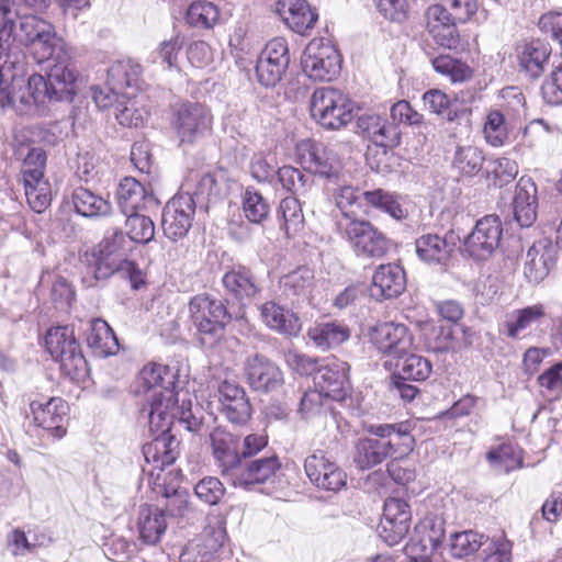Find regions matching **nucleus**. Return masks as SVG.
<instances>
[{"instance_id":"1","label":"nucleus","mask_w":562,"mask_h":562,"mask_svg":"<svg viewBox=\"0 0 562 562\" xmlns=\"http://www.w3.org/2000/svg\"><path fill=\"white\" fill-rule=\"evenodd\" d=\"M178 378L177 366L151 363L139 372L136 392L143 394L148 404L150 429L159 432L143 446L146 463L153 464L151 474L154 470H162L177 459L179 441L169 432L173 422L184 423L189 430H194L199 425L191 413V401L182 398L178 404Z\"/></svg>"},{"instance_id":"2","label":"nucleus","mask_w":562,"mask_h":562,"mask_svg":"<svg viewBox=\"0 0 562 562\" xmlns=\"http://www.w3.org/2000/svg\"><path fill=\"white\" fill-rule=\"evenodd\" d=\"M75 81V70L60 66H48L47 78L35 74L26 83L12 77L7 106L20 114L40 113L46 100L71 101L76 94Z\"/></svg>"},{"instance_id":"3","label":"nucleus","mask_w":562,"mask_h":562,"mask_svg":"<svg viewBox=\"0 0 562 562\" xmlns=\"http://www.w3.org/2000/svg\"><path fill=\"white\" fill-rule=\"evenodd\" d=\"M16 38L25 45L38 63L52 61L50 66L70 67V56L55 26L48 21L33 14L21 16Z\"/></svg>"},{"instance_id":"4","label":"nucleus","mask_w":562,"mask_h":562,"mask_svg":"<svg viewBox=\"0 0 562 562\" xmlns=\"http://www.w3.org/2000/svg\"><path fill=\"white\" fill-rule=\"evenodd\" d=\"M45 348L71 380L80 381L87 375L88 363L72 328L68 326L50 328L45 336Z\"/></svg>"},{"instance_id":"5","label":"nucleus","mask_w":562,"mask_h":562,"mask_svg":"<svg viewBox=\"0 0 562 562\" xmlns=\"http://www.w3.org/2000/svg\"><path fill=\"white\" fill-rule=\"evenodd\" d=\"M502 98L504 103L499 108L487 111L482 131L486 143L493 147L505 145L510 124L525 113L526 100L517 88L504 89Z\"/></svg>"},{"instance_id":"6","label":"nucleus","mask_w":562,"mask_h":562,"mask_svg":"<svg viewBox=\"0 0 562 562\" xmlns=\"http://www.w3.org/2000/svg\"><path fill=\"white\" fill-rule=\"evenodd\" d=\"M313 119L327 130H339L352 120V104L349 98L333 87L316 89L311 98Z\"/></svg>"},{"instance_id":"7","label":"nucleus","mask_w":562,"mask_h":562,"mask_svg":"<svg viewBox=\"0 0 562 562\" xmlns=\"http://www.w3.org/2000/svg\"><path fill=\"white\" fill-rule=\"evenodd\" d=\"M357 257L382 258L389 250V239L370 221H350L337 228Z\"/></svg>"},{"instance_id":"8","label":"nucleus","mask_w":562,"mask_h":562,"mask_svg":"<svg viewBox=\"0 0 562 562\" xmlns=\"http://www.w3.org/2000/svg\"><path fill=\"white\" fill-rule=\"evenodd\" d=\"M189 311L198 331L214 336L221 334L233 318L244 317L241 308L232 314L221 300L204 294L195 295L190 300Z\"/></svg>"},{"instance_id":"9","label":"nucleus","mask_w":562,"mask_h":562,"mask_svg":"<svg viewBox=\"0 0 562 562\" xmlns=\"http://www.w3.org/2000/svg\"><path fill=\"white\" fill-rule=\"evenodd\" d=\"M301 65L304 74L311 79L330 81L340 72L341 58L330 42L314 38L305 47Z\"/></svg>"},{"instance_id":"10","label":"nucleus","mask_w":562,"mask_h":562,"mask_svg":"<svg viewBox=\"0 0 562 562\" xmlns=\"http://www.w3.org/2000/svg\"><path fill=\"white\" fill-rule=\"evenodd\" d=\"M503 236V224L498 215H485L476 221L475 226L464 240V251L476 261L492 257L499 247Z\"/></svg>"},{"instance_id":"11","label":"nucleus","mask_w":562,"mask_h":562,"mask_svg":"<svg viewBox=\"0 0 562 562\" xmlns=\"http://www.w3.org/2000/svg\"><path fill=\"white\" fill-rule=\"evenodd\" d=\"M549 318L548 307L543 303L514 308L505 315L499 331L512 340L530 337Z\"/></svg>"},{"instance_id":"12","label":"nucleus","mask_w":562,"mask_h":562,"mask_svg":"<svg viewBox=\"0 0 562 562\" xmlns=\"http://www.w3.org/2000/svg\"><path fill=\"white\" fill-rule=\"evenodd\" d=\"M290 64L289 45L285 38L270 40L256 64L258 81L265 87H274L284 76Z\"/></svg>"},{"instance_id":"13","label":"nucleus","mask_w":562,"mask_h":562,"mask_svg":"<svg viewBox=\"0 0 562 562\" xmlns=\"http://www.w3.org/2000/svg\"><path fill=\"white\" fill-rule=\"evenodd\" d=\"M171 124L181 143H193L210 127L211 114L203 104L179 102L172 106Z\"/></svg>"},{"instance_id":"14","label":"nucleus","mask_w":562,"mask_h":562,"mask_svg":"<svg viewBox=\"0 0 562 562\" xmlns=\"http://www.w3.org/2000/svg\"><path fill=\"white\" fill-rule=\"evenodd\" d=\"M349 370L350 367L346 361L331 358L318 368L314 378L316 387L324 392L327 397L341 403L346 407H350L352 403V397L349 395Z\"/></svg>"},{"instance_id":"15","label":"nucleus","mask_w":562,"mask_h":562,"mask_svg":"<svg viewBox=\"0 0 562 562\" xmlns=\"http://www.w3.org/2000/svg\"><path fill=\"white\" fill-rule=\"evenodd\" d=\"M244 375L255 392L270 393L282 386L283 372L277 363L261 353H254L244 362Z\"/></svg>"},{"instance_id":"16","label":"nucleus","mask_w":562,"mask_h":562,"mask_svg":"<svg viewBox=\"0 0 562 562\" xmlns=\"http://www.w3.org/2000/svg\"><path fill=\"white\" fill-rule=\"evenodd\" d=\"M195 213V201L190 193L173 196L165 206L161 226L165 235L173 240L184 237Z\"/></svg>"},{"instance_id":"17","label":"nucleus","mask_w":562,"mask_h":562,"mask_svg":"<svg viewBox=\"0 0 562 562\" xmlns=\"http://www.w3.org/2000/svg\"><path fill=\"white\" fill-rule=\"evenodd\" d=\"M304 471L318 488L338 492L347 484L346 472L323 451L310 454L304 461Z\"/></svg>"},{"instance_id":"18","label":"nucleus","mask_w":562,"mask_h":562,"mask_svg":"<svg viewBox=\"0 0 562 562\" xmlns=\"http://www.w3.org/2000/svg\"><path fill=\"white\" fill-rule=\"evenodd\" d=\"M29 406L33 422L38 427L58 439L66 435L69 406L63 398L50 397L46 402L31 400Z\"/></svg>"},{"instance_id":"19","label":"nucleus","mask_w":562,"mask_h":562,"mask_svg":"<svg viewBox=\"0 0 562 562\" xmlns=\"http://www.w3.org/2000/svg\"><path fill=\"white\" fill-rule=\"evenodd\" d=\"M222 285L226 296L236 301L240 305L239 308L246 306L261 292L255 273L243 265L233 266L226 270L222 277Z\"/></svg>"},{"instance_id":"20","label":"nucleus","mask_w":562,"mask_h":562,"mask_svg":"<svg viewBox=\"0 0 562 562\" xmlns=\"http://www.w3.org/2000/svg\"><path fill=\"white\" fill-rule=\"evenodd\" d=\"M212 456L221 475L229 481L237 467L241 454L238 438L222 427H216L210 434Z\"/></svg>"},{"instance_id":"21","label":"nucleus","mask_w":562,"mask_h":562,"mask_svg":"<svg viewBox=\"0 0 562 562\" xmlns=\"http://www.w3.org/2000/svg\"><path fill=\"white\" fill-rule=\"evenodd\" d=\"M220 411L234 425L246 424L251 416V405L246 391L236 381L224 380L217 386Z\"/></svg>"},{"instance_id":"22","label":"nucleus","mask_w":562,"mask_h":562,"mask_svg":"<svg viewBox=\"0 0 562 562\" xmlns=\"http://www.w3.org/2000/svg\"><path fill=\"white\" fill-rule=\"evenodd\" d=\"M513 220L520 227H530L538 214V189L530 177H521L514 190L512 203Z\"/></svg>"},{"instance_id":"23","label":"nucleus","mask_w":562,"mask_h":562,"mask_svg":"<svg viewBox=\"0 0 562 562\" xmlns=\"http://www.w3.org/2000/svg\"><path fill=\"white\" fill-rule=\"evenodd\" d=\"M281 463L276 456L240 461L236 471L229 479L236 487L247 488L251 485L263 484L274 476Z\"/></svg>"},{"instance_id":"24","label":"nucleus","mask_w":562,"mask_h":562,"mask_svg":"<svg viewBox=\"0 0 562 562\" xmlns=\"http://www.w3.org/2000/svg\"><path fill=\"white\" fill-rule=\"evenodd\" d=\"M370 340L382 353L397 358H402L412 346V337L403 324H378L370 333Z\"/></svg>"},{"instance_id":"25","label":"nucleus","mask_w":562,"mask_h":562,"mask_svg":"<svg viewBox=\"0 0 562 562\" xmlns=\"http://www.w3.org/2000/svg\"><path fill=\"white\" fill-rule=\"evenodd\" d=\"M369 431L380 437L387 458L401 459L414 449L415 439L406 423L372 425Z\"/></svg>"},{"instance_id":"26","label":"nucleus","mask_w":562,"mask_h":562,"mask_svg":"<svg viewBox=\"0 0 562 562\" xmlns=\"http://www.w3.org/2000/svg\"><path fill=\"white\" fill-rule=\"evenodd\" d=\"M276 13L295 33L304 35L317 21L315 13L305 0H278Z\"/></svg>"},{"instance_id":"27","label":"nucleus","mask_w":562,"mask_h":562,"mask_svg":"<svg viewBox=\"0 0 562 562\" xmlns=\"http://www.w3.org/2000/svg\"><path fill=\"white\" fill-rule=\"evenodd\" d=\"M555 261V249L551 241H535L528 249L524 266V274L531 283H539L550 272Z\"/></svg>"},{"instance_id":"28","label":"nucleus","mask_w":562,"mask_h":562,"mask_svg":"<svg viewBox=\"0 0 562 562\" xmlns=\"http://www.w3.org/2000/svg\"><path fill=\"white\" fill-rule=\"evenodd\" d=\"M406 288V274L397 263L381 265L372 277L373 296L392 299L401 295Z\"/></svg>"},{"instance_id":"29","label":"nucleus","mask_w":562,"mask_h":562,"mask_svg":"<svg viewBox=\"0 0 562 562\" xmlns=\"http://www.w3.org/2000/svg\"><path fill=\"white\" fill-rule=\"evenodd\" d=\"M259 311L262 322L271 330L285 336H297L302 329L300 317L273 301L261 304Z\"/></svg>"},{"instance_id":"30","label":"nucleus","mask_w":562,"mask_h":562,"mask_svg":"<svg viewBox=\"0 0 562 562\" xmlns=\"http://www.w3.org/2000/svg\"><path fill=\"white\" fill-rule=\"evenodd\" d=\"M302 164L321 177L331 178L338 172V162L331 150L317 143H305L300 147Z\"/></svg>"},{"instance_id":"31","label":"nucleus","mask_w":562,"mask_h":562,"mask_svg":"<svg viewBox=\"0 0 562 562\" xmlns=\"http://www.w3.org/2000/svg\"><path fill=\"white\" fill-rule=\"evenodd\" d=\"M119 206L123 214L138 212L155 201L154 195L135 178H123L116 191Z\"/></svg>"},{"instance_id":"32","label":"nucleus","mask_w":562,"mask_h":562,"mask_svg":"<svg viewBox=\"0 0 562 562\" xmlns=\"http://www.w3.org/2000/svg\"><path fill=\"white\" fill-rule=\"evenodd\" d=\"M418 258L430 266H447L454 245L438 234H425L415 241Z\"/></svg>"},{"instance_id":"33","label":"nucleus","mask_w":562,"mask_h":562,"mask_svg":"<svg viewBox=\"0 0 562 562\" xmlns=\"http://www.w3.org/2000/svg\"><path fill=\"white\" fill-rule=\"evenodd\" d=\"M364 192L366 191H361L358 187L351 184L340 186L336 189L334 192V201L341 213V217L337 221V228L350 221L361 220L359 216L361 211L368 213L364 209V206H367L364 203Z\"/></svg>"},{"instance_id":"34","label":"nucleus","mask_w":562,"mask_h":562,"mask_svg":"<svg viewBox=\"0 0 562 562\" xmlns=\"http://www.w3.org/2000/svg\"><path fill=\"white\" fill-rule=\"evenodd\" d=\"M550 54V46L539 40L525 43L517 48L518 65L529 77L538 78L543 72Z\"/></svg>"},{"instance_id":"35","label":"nucleus","mask_w":562,"mask_h":562,"mask_svg":"<svg viewBox=\"0 0 562 562\" xmlns=\"http://www.w3.org/2000/svg\"><path fill=\"white\" fill-rule=\"evenodd\" d=\"M87 344L92 352L99 358L113 356L120 349L115 333L111 326L101 318H94L90 322Z\"/></svg>"},{"instance_id":"36","label":"nucleus","mask_w":562,"mask_h":562,"mask_svg":"<svg viewBox=\"0 0 562 562\" xmlns=\"http://www.w3.org/2000/svg\"><path fill=\"white\" fill-rule=\"evenodd\" d=\"M307 337L317 348L328 350L347 341L350 329L337 321L315 323L307 329Z\"/></svg>"},{"instance_id":"37","label":"nucleus","mask_w":562,"mask_h":562,"mask_svg":"<svg viewBox=\"0 0 562 562\" xmlns=\"http://www.w3.org/2000/svg\"><path fill=\"white\" fill-rule=\"evenodd\" d=\"M148 115L149 111L144 95L130 97L126 94L116 101L114 116L122 126H143Z\"/></svg>"},{"instance_id":"38","label":"nucleus","mask_w":562,"mask_h":562,"mask_svg":"<svg viewBox=\"0 0 562 562\" xmlns=\"http://www.w3.org/2000/svg\"><path fill=\"white\" fill-rule=\"evenodd\" d=\"M167 528L164 512L158 507L144 505L138 514L140 539L147 544H156Z\"/></svg>"},{"instance_id":"39","label":"nucleus","mask_w":562,"mask_h":562,"mask_svg":"<svg viewBox=\"0 0 562 562\" xmlns=\"http://www.w3.org/2000/svg\"><path fill=\"white\" fill-rule=\"evenodd\" d=\"M314 283V271L307 267H300L281 278L280 288L288 299L300 301L308 296Z\"/></svg>"},{"instance_id":"40","label":"nucleus","mask_w":562,"mask_h":562,"mask_svg":"<svg viewBox=\"0 0 562 562\" xmlns=\"http://www.w3.org/2000/svg\"><path fill=\"white\" fill-rule=\"evenodd\" d=\"M367 206L383 212L396 221H403L408 216L407 210L403 206L402 198L384 189L368 190L364 192Z\"/></svg>"},{"instance_id":"41","label":"nucleus","mask_w":562,"mask_h":562,"mask_svg":"<svg viewBox=\"0 0 562 562\" xmlns=\"http://www.w3.org/2000/svg\"><path fill=\"white\" fill-rule=\"evenodd\" d=\"M387 459V452L380 437L359 438L355 443L353 462L361 470H368L381 464Z\"/></svg>"},{"instance_id":"42","label":"nucleus","mask_w":562,"mask_h":562,"mask_svg":"<svg viewBox=\"0 0 562 562\" xmlns=\"http://www.w3.org/2000/svg\"><path fill=\"white\" fill-rule=\"evenodd\" d=\"M71 201L76 212L85 217L103 216L111 210L108 200L83 187L74 190Z\"/></svg>"},{"instance_id":"43","label":"nucleus","mask_w":562,"mask_h":562,"mask_svg":"<svg viewBox=\"0 0 562 562\" xmlns=\"http://www.w3.org/2000/svg\"><path fill=\"white\" fill-rule=\"evenodd\" d=\"M486 461L494 470L509 473L522 467L521 450L514 443L506 441L486 452Z\"/></svg>"},{"instance_id":"44","label":"nucleus","mask_w":562,"mask_h":562,"mask_svg":"<svg viewBox=\"0 0 562 562\" xmlns=\"http://www.w3.org/2000/svg\"><path fill=\"white\" fill-rule=\"evenodd\" d=\"M87 278L94 281L105 280L120 269H126L116 257L106 256L95 248L83 256Z\"/></svg>"},{"instance_id":"45","label":"nucleus","mask_w":562,"mask_h":562,"mask_svg":"<svg viewBox=\"0 0 562 562\" xmlns=\"http://www.w3.org/2000/svg\"><path fill=\"white\" fill-rule=\"evenodd\" d=\"M127 245L128 240L124 233L120 229H114L103 237L97 248L101 251V254L116 257L119 261L126 267V270L132 271L131 278L136 284L137 278L140 277V271L136 268L134 262L123 260V257L127 251Z\"/></svg>"},{"instance_id":"46","label":"nucleus","mask_w":562,"mask_h":562,"mask_svg":"<svg viewBox=\"0 0 562 562\" xmlns=\"http://www.w3.org/2000/svg\"><path fill=\"white\" fill-rule=\"evenodd\" d=\"M142 66L131 59L117 60L108 70V81L117 90L137 86Z\"/></svg>"},{"instance_id":"47","label":"nucleus","mask_w":562,"mask_h":562,"mask_svg":"<svg viewBox=\"0 0 562 562\" xmlns=\"http://www.w3.org/2000/svg\"><path fill=\"white\" fill-rule=\"evenodd\" d=\"M278 215L282 220L280 228L288 237L296 235L304 227V214L300 201L295 196L281 200Z\"/></svg>"},{"instance_id":"48","label":"nucleus","mask_w":562,"mask_h":562,"mask_svg":"<svg viewBox=\"0 0 562 562\" xmlns=\"http://www.w3.org/2000/svg\"><path fill=\"white\" fill-rule=\"evenodd\" d=\"M226 177L222 170H214L196 176L193 194L207 202H216L225 193Z\"/></svg>"},{"instance_id":"49","label":"nucleus","mask_w":562,"mask_h":562,"mask_svg":"<svg viewBox=\"0 0 562 562\" xmlns=\"http://www.w3.org/2000/svg\"><path fill=\"white\" fill-rule=\"evenodd\" d=\"M218 18L220 11L214 3L204 0L192 2L186 12L187 23L198 29L213 27Z\"/></svg>"},{"instance_id":"50","label":"nucleus","mask_w":562,"mask_h":562,"mask_svg":"<svg viewBox=\"0 0 562 562\" xmlns=\"http://www.w3.org/2000/svg\"><path fill=\"white\" fill-rule=\"evenodd\" d=\"M126 216L125 227L128 239L134 243L147 244L155 236L154 222L138 212L124 214Z\"/></svg>"},{"instance_id":"51","label":"nucleus","mask_w":562,"mask_h":562,"mask_svg":"<svg viewBox=\"0 0 562 562\" xmlns=\"http://www.w3.org/2000/svg\"><path fill=\"white\" fill-rule=\"evenodd\" d=\"M398 370V379L424 381L431 373V363L426 358L418 355H409L404 357L396 363Z\"/></svg>"},{"instance_id":"52","label":"nucleus","mask_w":562,"mask_h":562,"mask_svg":"<svg viewBox=\"0 0 562 562\" xmlns=\"http://www.w3.org/2000/svg\"><path fill=\"white\" fill-rule=\"evenodd\" d=\"M434 69L450 78L452 82H463L471 78V68L449 55H440L431 60Z\"/></svg>"},{"instance_id":"53","label":"nucleus","mask_w":562,"mask_h":562,"mask_svg":"<svg viewBox=\"0 0 562 562\" xmlns=\"http://www.w3.org/2000/svg\"><path fill=\"white\" fill-rule=\"evenodd\" d=\"M278 180L284 190L297 195L304 194L313 182L312 176L291 166H283L278 170Z\"/></svg>"},{"instance_id":"54","label":"nucleus","mask_w":562,"mask_h":562,"mask_svg":"<svg viewBox=\"0 0 562 562\" xmlns=\"http://www.w3.org/2000/svg\"><path fill=\"white\" fill-rule=\"evenodd\" d=\"M484 161L482 150L475 146L458 147L453 165L463 175L474 176L476 175Z\"/></svg>"},{"instance_id":"55","label":"nucleus","mask_w":562,"mask_h":562,"mask_svg":"<svg viewBox=\"0 0 562 562\" xmlns=\"http://www.w3.org/2000/svg\"><path fill=\"white\" fill-rule=\"evenodd\" d=\"M245 216L252 223L259 224L270 213V206L263 196L257 191L247 189L243 199Z\"/></svg>"},{"instance_id":"56","label":"nucleus","mask_w":562,"mask_h":562,"mask_svg":"<svg viewBox=\"0 0 562 562\" xmlns=\"http://www.w3.org/2000/svg\"><path fill=\"white\" fill-rule=\"evenodd\" d=\"M46 165V154L42 148L30 149L22 166L23 182L32 183L45 180L44 169Z\"/></svg>"},{"instance_id":"57","label":"nucleus","mask_w":562,"mask_h":562,"mask_svg":"<svg viewBox=\"0 0 562 562\" xmlns=\"http://www.w3.org/2000/svg\"><path fill=\"white\" fill-rule=\"evenodd\" d=\"M24 183L25 196L29 205L36 213L44 212L50 204L49 187L46 180Z\"/></svg>"},{"instance_id":"58","label":"nucleus","mask_w":562,"mask_h":562,"mask_svg":"<svg viewBox=\"0 0 562 562\" xmlns=\"http://www.w3.org/2000/svg\"><path fill=\"white\" fill-rule=\"evenodd\" d=\"M481 539L482 536L472 530L454 533L450 543L451 554L463 558L474 553L482 544Z\"/></svg>"},{"instance_id":"59","label":"nucleus","mask_w":562,"mask_h":562,"mask_svg":"<svg viewBox=\"0 0 562 562\" xmlns=\"http://www.w3.org/2000/svg\"><path fill=\"white\" fill-rule=\"evenodd\" d=\"M557 130V126L550 125L544 120L535 119L525 126L520 146L532 149L538 146L548 134L554 133Z\"/></svg>"},{"instance_id":"60","label":"nucleus","mask_w":562,"mask_h":562,"mask_svg":"<svg viewBox=\"0 0 562 562\" xmlns=\"http://www.w3.org/2000/svg\"><path fill=\"white\" fill-rule=\"evenodd\" d=\"M194 493L203 503L216 505L225 495V487L217 477L206 476L195 484Z\"/></svg>"},{"instance_id":"61","label":"nucleus","mask_w":562,"mask_h":562,"mask_svg":"<svg viewBox=\"0 0 562 562\" xmlns=\"http://www.w3.org/2000/svg\"><path fill=\"white\" fill-rule=\"evenodd\" d=\"M423 102L426 110L430 113L446 116L449 121L453 120L450 108L452 100L439 89H430L423 95Z\"/></svg>"},{"instance_id":"62","label":"nucleus","mask_w":562,"mask_h":562,"mask_svg":"<svg viewBox=\"0 0 562 562\" xmlns=\"http://www.w3.org/2000/svg\"><path fill=\"white\" fill-rule=\"evenodd\" d=\"M166 498L165 510L172 517H183L190 510L189 494L186 490H164Z\"/></svg>"},{"instance_id":"63","label":"nucleus","mask_w":562,"mask_h":562,"mask_svg":"<svg viewBox=\"0 0 562 562\" xmlns=\"http://www.w3.org/2000/svg\"><path fill=\"white\" fill-rule=\"evenodd\" d=\"M327 397L318 387L305 392L300 402V413L303 417L310 418L319 415L325 409Z\"/></svg>"},{"instance_id":"64","label":"nucleus","mask_w":562,"mask_h":562,"mask_svg":"<svg viewBox=\"0 0 562 562\" xmlns=\"http://www.w3.org/2000/svg\"><path fill=\"white\" fill-rule=\"evenodd\" d=\"M537 381L539 386L544 389L549 395L560 398L562 395V360L544 370Z\"/></svg>"}]
</instances>
